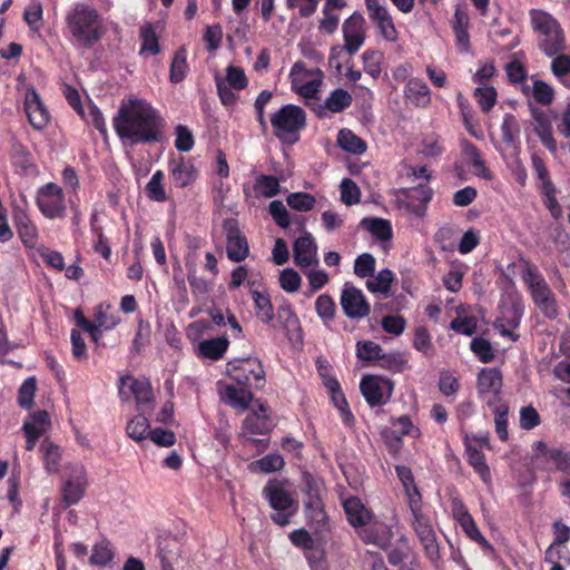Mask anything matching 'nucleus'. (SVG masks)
<instances>
[{
    "label": "nucleus",
    "mask_w": 570,
    "mask_h": 570,
    "mask_svg": "<svg viewBox=\"0 0 570 570\" xmlns=\"http://www.w3.org/2000/svg\"><path fill=\"white\" fill-rule=\"evenodd\" d=\"M112 126L124 145H151L164 138L165 120L145 99L122 101L112 118Z\"/></svg>",
    "instance_id": "f257e3e1"
},
{
    "label": "nucleus",
    "mask_w": 570,
    "mask_h": 570,
    "mask_svg": "<svg viewBox=\"0 0 570 570\" xmlns=\"http://www.w3.org/2000/svg\"><path fill=\"white\" fill-rule=\"evenodd\" d=\"M106 32L104 17L91 4L77 2L65 14L63 35L77 50L95 48Z\"/></svg>",
    "instance_id": "f03ea898"
},
{
    "label": "nucleus",
    "mask_w": 570,
    "mask_h": 570,
    "mask_svg": "<svg viewBox=\"0 0 570 570\" xmlns=\"http://www.w3.org/2000/svg\"><path fill=\"white\" fill-rule=\"evenodd\" d=\"M521 277L525 283L535 306L549 318L554 320L559 315L558 304L549 284L539 268L529 259H519Z\"/></svg>",
    "instance_id": "7ed1b4c3"
},
{
    "label": "nucleus",
    "mask_w": 570,
    "mask_h": 570,
    "mask_svg": "<svg viewBox=\"0 0 570 570\" xmlns=\"http://www.w3.org/2000/svg\"><path fill=\"white\" fill-rule=\"evenodd\" d=\"M271 125L274 136L283 145H295L306 127V112L297 105H284L271 116Z\"/></svg>",
    "instance_id": "20e7f679"
},
{
    "label": "nucleus",
    "mask_w": 570,
    "mask_h": 570,
    "mask_svg": "<svg viewBox=\"0 0 570 570\" xmlns=\"http://www.w3.org/2000/svg\"><path fill=\"white\" fill-rule=\"evenodd\" d=\"M529 16L540 49L550 57L558 55L564 47V35L558 20L540 9H531Z\"/></svg>",
    "instance_id": "39448f33"
},
{
    "label": "nucleus",
    "mask_w": 570,
    "mask_h": 570,
    "mask_svg": "<svg viewBox=\"0 0 570 570\" xmlns=\"http://www.w3.org/2000/svg\"><path fill=\"white\" fill-rule=\"evenodd\" d=\"M344 46H335L331 50L328 65L335 69L341 77H347L351 81L356 80L353 55L356 52V12L344 23Z\"/></svg>",
    "instance_id": "423d86ee"
},
{
    "label": "nucleus",
    "mask_w": 570,
    "mask_h": 570,
    "mask_svg": "<svg viewBox=\"0 0 570 570\" xmlns=\"http://www.w3.org/2000/svg\"><path fill=\"white\" fill-rule=\"evenodd\" d=\"M263 497L276 512L271 515L272 521L281 527L289 523L296 512V504L288 491L277 480H271L263 489Z\"/></svg>",
    "instance_id": "0eeeda50"
},
{
    "label": "nucleus",
    "mask_w": 570,
    "mask_h": 570,
    "mask_svg": "<svg viewBox=\"0 0 570 570\" xmlns=\"http://www.w3.org/2000/svg\"><path fill=\"white\" fill-rule=\"evenodd\" d=\"M226 373L237 385L261 389L265 384V371L257 357H245L229 361Z\"/></svg>",
    "instance_id": "6e6552de"
},
{
    "label": "nucleus",
    "mask_w": 570,
    "mask_h": 570,
    "mask_svg": "<svg viewBox=\"0 0 570 570\" xmlns=\"http://www.w3.org/2000/svg\"><path fill=\"white\" fill-rule=\"evenodd\" d=\"M410 510L412 513V529L421 542L426 558L435 567H439L441 560L440 547L431 520L423 514L421 504H417L415 508L412 507Z\"/></svg>",
    "instance_id": "1a4fd4ad"
},
{
    "label": "nucleus",
    "mask_w": 570,
    "mask_h": 570,
    "mask_svg": "<svg viewBox=\"0 0 570 570\" xmlns=\"http://www.w3.org/2000/svg\"><path fill=\"white\" fill-rule=\"evenodd\" d=\"M371 520V512L358 503V537L365 544L385 549L392 538V530L379 520L368 523Z\"/></svg>",
    "instance_id": "9d476101"
},
{
    "label": "nucleus",
    "mask_w": 570,
    "mask_h": 570,
    "mask_svg": "<svg viewBox=\"0 0 570 570\" xmlns=\"http://www.w3.org/2000/svg\"><path fill=\"white\" fill-rule=\"evenodd\" d=\"M36 204L48 219L65 218L66 202L62 188L55 183H47L38 189Z\"/></svg>",
    "instance_id": "9b49d317"
},
{
    "label": "nucleus",
    "mask_w": 570,
    "mask_h": 570,
    "mask_svg": "<svg viewBox=\"0 0 570 570\" xmlns=\"http://www.w3.org/2000/svg\"><path fill=\"white\" fill-rule=\"evenodd\" d=\"M88 487L87 472L82 464L66 468L65 480L61 485V500L67 505L77 504L85 495Z\"/></svg>",
    "instance_id": "f8f14e48"
},
{
    "label": "nucleus",
    "mask_w": 570,
    "mask_h": 570,
    "mask_svg": "<svg viewBox=\"0 0 570 570\" xmlns=\"http://www.w3.org/2000/svg\"><path fill=\"white\" fill-rule=\"evenodd\" d=\"M226 237V254L229 261L234 263L244 262L249 255V245L247 237L239 228V223L235 218H226L222 224Z\"/></svg>",
    "instance_id": "ddd939ff"
},
{
    "label": "nucleus",
    "mask_w": 570,
    "mask_h": 570,
    "mask_svg": "<svg viewBox=\"0 0 570 570\" xmlns=\"http://www.w3.org/2000/svg\"><path fill=\"white\" fill-rule=\"evenodd\" d=\"M360 390L370 406H381L385 404L393 391L390 380L377 375L364 376L360 384Z\"/></svg>",
    "instance_id": "4468645a"
},
{
    "label": "nucleus",
    "mask_w": 570,
    "mask_h": 570,
    "mask_svg": "<svg viewBox=\"0 0 570 570\" xmlns=\"http://www.w3.org/2000/svg\"><path fill=\"white\" fill-rule=\"evenodd\" d=\"M478 394L489 405L492 406L499 400L502 390V374L497 367L482 368L478 374Z\"/></svg>",
    "instance_id": "2eb2a0df"
},
{
    "label": "nucleus",
    "mask_w": 570,
    "mask_h": 570,
    "mask_svg": "<svg viewBox=\"0 0 570 570\" xmlns=\"http://www.w3.org/2000/svg\"><path fill=\"white\" fill-rule=\"evenodd\" d=\"M368 17L380 35L387 41H395L397 32L385 0H365Z\"/></svg>",
    "instance_id": "dca6fc26"
},
{
    "label": "nucleus",
    "mask_w": 570,
    "mask_h": 570,
    "mask_svg": "<svg viewBox=\"0 0 570 570\" xmlns=\"http://www.w3.org/2000/svg\"><path fill=\"white\" fill-rule=\"evenodd\" d=\"M24 111L29 124L36 130H42L50 121V114L35 87L30 86L24 95Z\"/></svg>",
    "instance_id": "f3484780"
},
{
    "label": "nucleus",
    "mask_w": 570,
    "mask_h": 570,
    "mask_svg": "<svg viewBox=\"0 0 570 570\" xmlns=\"http://www.w3.org/2000/svg\"><path fill=\"white\" fill-rule=\"evenodd\" d=\"M168 171L176 188H186L198 177V170L193 159L183 156L171 157L169 159Z\"/></svg>",
    "instance_id": "a211bd4d"
},
{
    "label": "nucleus",
    "mask_w": 570,
    "mask_h": 570,
    "mask_svg": "<svg viewBox=\"0 0 570 570\" xmlns=\"http://www.w3.org/2000/svg\"><path fill=\"white\" fill-rule=\"evenodd\" d=\"M294 263L301 269L318 265L317 245L311 233H305L293 244Z\"/></svg>",
    "instance_id": "6ab92c4d"
},
{
    "label": "nucleus",
    "mask_w": 570,
    "mask_h": 570,
    "mask_svg": "<svg viewBox=\"0 0 570 570\" xmlns=\"http://www.w3.org/2000/svg\"><path fill=\"white\" fill-rule=\"evenodd\" d=\"M304 508L307 517L315 523L324 525L327 515L321 497V487L314 480L306 482Z\"/></svg>",
    "instance_id": "aec40b11"
},
{
    "label": "nucleus",
    "mask_w": 570,
    "mask_h": 570,
    "mask_svg": "<svg viewBox=\"0 0 570 570\" xmlns=\"http://www.w3.org/2000/svg\"><path fill=\"white\" fill-rule=\"evenodd\" d=\"M361 228L386 250L393 236L391 222L381 217H364L358 223Z\"/></svg>",
    "instance_id": "412c9836"
},
{
    "label": "nucleus",
    "mask_w": 570,
    "mask_h": 570,
    "mask_svg": "<svg viewBox=\"0 0 570 570\" xmlns=\"http://www.w3.org/2000/svg\"><path fill=\"white\" fill-rule=\"evenodd\" d=\"M13 222L19 238L26 247L33 248L38 240V228L29 218L26 210L21 208L13 209Z\"/></svg>",
    "instance_id": "4be33fe9"
},
{
    "label": "nucleus",
    "mask_w": 570,
    "mask_h": 570,
    "mask_svg": "<svg viewBox=\"0 0 570 570\" xmlns=\"http://www.w3.org/2000/svg\"><path fill=\"white\" fill-rule=\"evenodd\" d=\"M181 553L180 542L175 537L164 535L159 538L157 556L161 570H174L175 562Z\"/></svg>",
    "instance_id": "5701e85b"
},
{
    "label": "nucleus",
    "mask_w": 570,
    "mask_h": 570,
    "mask_svg": "<svg viewBox=\"0 0 570 570\" xmlns=\"http://www.w3.org/2000/svg\"><path fill=\"white\" fill-rule=\"evenodd\" d=\"M404 97L416 108H428L431 104V91L428 85L417 78H411L404 87Z\"/></svg>",
    "instance_id": "b1692460"
},
{
    "label": "nucleus",
    "mask_w": 570,
    "mask_h": 570,
    "mask_svg": "<svg viewBox=\"0 0 570 570\" xmlns=\"http://www.w3.org/2000/svg\"><path fill=\"white\" fill-rule=\"evenodd\" d=\"M250 389L248 385L228 384L222 394V399L234 409L247 410L253 401Z\"/></svg>",
    "instance_id": "393cba45"
},
{
    "label": "nucleus",
    "mask_w": 570,
    "mask_h": 570,
    "mask_svg": "<svg viewBox=\"0 0 570 570\" xmlns=\"http://www.w3.org/2000/svg\"><path fill=\"white\" fill-rule=\"evenodd\" d=\"M267 411L268 407L259 403L258 411L255 410L245 417L242 429L250 434H267L271 431V421Z\"/></svg>",
    "instance_id": "a878e982"
},
{
    "label": "nucleus",
    "mask_w": 570,
    "mask_h": 570,
    "mask_svg": "<svg viewBox=\"0 0 570 570\" xmlns=\"http://www.w3.org/2000/svg\"><path fill=\"white\" fill-rule=\"evenodd\" d=\"M252 299L256 317L264 324L272 325L275 320L274 306L267 292L252 291Z\"/></svg>",
    "instance_id": "bb28decb"
},
{
    "label": "nucleus",
    "mask_w": 570,
    "mask_h": 570,
    "mask_svg": "<svg viewBox=\"0 0 570 570\" xmlns=\"http://www.w3.org/2000/svg\"><path fill=\"white\" fill-rule=\"evenodd\" d=\"M532 85L522 83L521 91L527 97H532L538 104L548 106L552 102L554 97L553 88L547 82L531 78Z\"/></svg>",
    "instance_id": "cd10ccee"
},
{
    "label": "nucleus",
    "mask_w": 570,
    "mask_h": 570,
    "mask_svg": "<svg viewBox=\"0 0 570 570\" xmlns=\"http://www.w3.org/2000/svg\"><path fill=\"white\" fill-rule=\"evenodd\" d=\"M229 346V341L225 336H217L204 340L198 344V355L212 361H218L224 357Z\"/></svg>",
    "instance_id": "c85d7f7f"
},
{
    "label": "nucleus",
    "mask_w": 570,
    "mask_h": 570,
    "mask_svg": "<svg viewBox=\"0 0 570 570\" xmlns=\"http://www.w3.org/2000/svg\"><path fill=\"white\" fill-rule=\"evenodd\" d=\"M409 207L416 216H423L425 206L432 198V189L428 185H419L407 193Z\"/></svg>",
    "instance_id": "c756f323"
},
{
    "label": "nucleus",
    "mask_w": 570,
    "mask_h": 570,
    "mask_svg": "<svg viewBox=\"0 0 570 570\" xmlns=\"http://www.w3.org/2000/svg\"><path fill=\"white\" fill-rule=\"evenodd\" d=\"M393 281L394 273L389 268H384L380 271L377 275L372 274L368 276L365 285L371 293L381 294L384 297H387L390 295Z\"/></svg>",
    "instance_id": "7c9ffc66"
},
{
    "label": "nucleus",
    "mask_w": 570,
    "mask_h": 570,
    "mask_svg": "<svg viewBox=\"0 0 570 570\" xmlns=\"http://www.w3.org/2000/svg\"><path fill=\"white\" fill-rule=\"evenodd\" d=\"M395 470L397 478L402 482L405 493L407 495L409 507L415 508L417 504H421V495L414 483V478L411 469L405 465H397Z\"/></svg>",
    "instance_id": "2f4dec72"
},
{
    "label": "nucleus",
    "mask_w": 570,
    "mask_h": 570,
    "mask_svg": "<svg viewBox=\"0 0 570 570\" xmlns=\"http://www.w3.org/2000/svg\"><path fill=\"white\" fill-rule=\"evenodd\" d=\"M139 38L141 41L139 55L156 56L160 52L159 37L151 23H145L140 27Z\"/></svg>",
    "instance_id": "473e14b6"
},
{
    "label": "nucleus",
    "mask_w": 570,
    "mask_h": 570,
    "mask_svg": "<svg viewBox=\"0 0 570 570\" xmlns=\"http://www.w3.org/2000/svg\"><path fill=\"white\" fill-rule=\"evenodd\" d=\"M92 323L104 331H111L120 323V317L110 304L100 303L95 309Z\"/></svg>",
    "instance_id": "72a5a7b5"
},
{
    "label": "nucleus",
    "mask_w": 570,
    "mask_h": 570,
    "mask_svg": "<svg viewBox=\"0 0 570 570\" xmlns=\"http://www.w3.org/2000/svg\"><path fill=\"white\" fill-rule=\"evenodd\" d=\"M189 71L187 51L184 47L175 51L169 69V80L173 83L181 82Z\"/></svg>",
    "instance_id": "f704fd0d"
},
{
    "label": "nucleus",
    "mask_w": 570,
    "mask_h": 570,
    "mask_svg": "<svg viewBox=\"0 0 570 570\" xmlns=\"http://www.w3.org/2000/svg\"><path fill=\"white\" fill-rule=\"evenodd\" d=\"M465 452L469 464L474 469V471L480 475L481 480L485 484H490L491 472L489 465L485 462L484 454L471 445L466 446Z\"/></svg>",
    "instance_id": "c9c22d12"
},
{
    "label": "nucleus",
    "mask_w": 570,
    "mask_h": 570,
    "mask_svg": "<svg viewBox=\"0 0 570 570\" xmlns=\"http://www.w3.org/2000/svg\"><path fill=\"white\" fill-rule=\"evenodd\" d=\"M45 469L49 473H56L60 468L61 452L58 445L46 439L40 444Z\"/></svg>",
    "instance_id": "e433bc0d"
},
{
    "label": "nucleus",
    "mask_w": 570,
    "mask_h": 570,
    "mask_svg": "<svg viewBox=\"0 0 570 570\" xmlns=\"http://www.w3.org/2000/svg\"><path fill=\"white\" fill-rule=\"evenodd\" d=\"M391 425L393 428L391 434L397 444L401 443L402 438L405 435L412 438H419L421 435L419 428L412 423L407 415H401L399 417L392 419Z\"/></svg>",
    "instance_id": "4c0bfd02"
},
{
    "label": "nucleus",
    "mask_w": 570,
    "mask_h": 570,
    "mask_svg": "<svg viewBox=\"0 0 570 570\" xmlns=\"http://www.w3.org/2000/svg\"><path fill=\"white\" fill-rule=\"evenodd\" d=\"M115 553L110 541L106 538L95 543L89 562L92 566L104 568L114 560Z\"/></svg>",
    "instance_id": "58836bf2"
},
{
    "label": "nucleus",
    "mask_w": 570,
    "mask_h": 570,
    "mask_svg": "<svg viewBox=\"0 0 570 570\" xmlns=\"http://www.w3.org/2000/svg\"><path fill=\"white\" fill-rule=\"evenodd\" d=\"M284 465V459L279 454L273 453L252 462L248 468L252 472L272 473L282 470Z\"/></svg>",
    "instance_id": "ea45409f"
},
{
    "label": "nucleus",
    "mask_w": 570,
    "mask_h": 570,
    "mask_svg": "<svg viewBox=\"0 0 570 570\" xmlns=\"http://www.w3.org/2000/svg\"><path fill=\"white\" fill-rule=\"evenodd\" d=\"M352 104V96L342 88L335 89L324 101L321 108L331 112H341Z\"/></svg>",
    "instance_id": "a19ab883"
},
{
    "label": "nucleus",
    "mask_w": 570,
    "mask_h": 570,
    "mask_svg": "<svg viewBox=\"0 0 570 570\" xmlns=\"http://www.w3.org/2000/svg\"><path fill=\"white\" fill-rule=\"evenodd\" d=\"M165 174L163 170H156L145 187L147 197L153 202L163 203L167 200L164 187Z\"/></svg>",
    "instance_id": "79ce46f5"
},
{
    "label": "nucleus",
    "mask_w": 570,
    "mask_h": 570,
    "mask_svg": "<svg viewBox=\"0 0 570 570\" xmlns=\"http://www.w3.org/2000/svg\"><path fill=\"white\" fill-rule=\"evenodd\" d=\"M150 431L149 421L144 415H136L127 423L126 426L128 436L136 442H141L149 438Z\"/></svg>",
    "instance_id": "37998d69"
},
{
    "label": "nucleus",
    "mask_w": 570,
    "mask_h": 570,
    "mask_svg": "<svg viewBox=\"0 0 570 570\" xmlns=\"http://www.w3.org/2000/svg\"><path fill=\"white\" fill-rule=\"evenodd\" d=\"M10 158L12 165L28 170L32 166V156L27 146L16 140L11 145Z\"/></svg>",
    "instance_id": "c03bdc74"
},
{
    "label": "nucleus",
    "mask_w": 570,
    "mask_h": 570,
    "mask_svg": "<svg viewBox=\"0 0 570 570\" xmlns=\"http://www.w3.org/2000/svg\"><path fill=\"white\" fill-rule=\"evenodd\" d=\"M463 314L464 309L462 307L458 308V317L451 322L450 328L459 334L470 336L476 332L478 320L474 316Z\"/></svg>",
    "instance_id": "a18cd8bd"
},
{
    "label": "nucleus",
    "mask_w": 570,
    "mask_h": 570,
    "mask_svg": "<svg viewBox=\"0 0 570 570\" xmlns=\"http://www.w3.org/2000/svg\"><path fill=\"white\" fill-rule=\"evenodd\" d=\"M544 461L552 463L558 471H570V452L563 448L551 446V450L546 451Z\"/></svg>",
    "instance_id": "49530a36"
},
{
    "label": "nucleus",
    "mask_w": 570,
    "mask_h": 570,
    "mask_svg": "<svg viewBox=\"0 0 570 570\" xmlns=\"http://www.w3.org/2000/svg\"><path fill=\"white\" fill-rule=\"evenodd\" d=\"M287 205L296 212H309L314 208L316 199L308 193H291L286 197Z\"/></svg>",
    "instance_id": "de8ad7c7"
},
{
    "label": "nucleus",
    "mask_w": 570,
    "mask_h": 570,
    "mask_svg": "<svg viewBox=\"0 0 570 570\" xmlns=\"http://www.w3.org/2000/svg\"><path fill=\"white\" fill-rule=\"evenodd\" d=\"M37 391L36 377L31 376L23 381L18 391V404L20 407L29 410L33 405V399Z\"/></svg>",
    "instance_id": "09e8293b"
},
{
    "label": "nucleus",
    "mask_w": 570,
    "mask_h": 570,
    "mask_svg": "<svg viewBox=\"0 0 570 570\" xmlns=\"http://www.w3.org/2000/svg\"><path fill=\"white\" fill-rule=\"evenodd\" d=\"M315 309L323 323L328 324L335 316L336 305L330 295L322 294L316 298Z\"/></svg>",
    "instance_id": "8fccbe9b"
},
{
    "label": "nucleus",
    "mask_w": 570,
    "mask_h": 570,
    "mask_svg": "<svg viewBox=\"0 0 570 570\" xmlns=\"http://www.w3.org/2000/svg\"><path fill=\"white\" fill-rule=\"evenodd\" d=\"M341 306L347 317H356V286L353 283L344 285L341 295Z\"/></svg>",
    "instance_id": "3c124183"
},
{
    "label": "nucleus",
    "mask_w": 570,
    "mask_h": 570,
    "mask_svg": "<svg viewBox=\"0 0 570 570\" xmlns=\"http://www.w3.org/2000/svg\"><path fill=\"white\" fill-rule=\"evenodd\" d=\"M364 71L373 78H377L382 71L383 53L377 50H366L362 56Z\"/></svg>",
    "instance_id": "603ef678"
},
{
    "label": "nucleus",
    "mask_w": 570,
    "mask_h": 570,
    "mask_svg": "<svg viewBox=\"0 0 570 570\" xmlns=\"http://www.w3.org/2000/svg\"><path fill=\"white\" fill-rule=\"evenodd\" d=\"M334 406L341 412L343 420L347 423L353 421V413L350 411L348 403L342 392L341 385L338 387L328 386L326 387Z\"/></svg>",
    "instance_id": "864d4df0"
},
{
    "label": "nucleus",
    "mask_w": 570,
    "mask_h": 570,
    "mask_svg": "<svg viewBox=\"0 0 570 570\" xmlns=\"http://www.w3.org/2000/svg\"><path fill=\"white\" fill-rule=\"evenodd\" d=\"M497 96V90L491 86L478 87L474 90L475 100L483 112H489L494 107Z\"/></svg>",
    "instance_id": "5fc2aeb1"
},
{
    "label": "nucleus",
    "mask_w": 570,
    "mask_h": 570,
    "mask_svg": "<svg viewBox=\"0 0 570 570\" xmlns=\"http://www.w3.org/2000/svg\"><path fill=\"white\" fill-rule=\"evenodd\" d=\"M277 321L285 331L299 328V320L291 304L285 303L277 308Z\"/></svg>",
    "instance_id": "6e6d98bb"
},
{
    "label": "nucleus",
    "mask_w": 570,
    "mask_h": 570,
    "mask_svg": "<svg viewBox=\"0 0 570 570\" xmlns=\"http://www.w3.org/2000/svg\"><path fill=\"white\" fill-rule=\"evenodd\" d=\"M255 189L267 198H272L279 193V181L275 176L261 175L255 185Z\"/></svg>",
    "instance_id": "4d7b16f0"
},
{
    "label": "nucleus",
    "mask_w": 570,
    "mask_h": 570,
    "mask_svg": "<svg viewBox=\"0 0 570 570\" xmlns=\"http://www.w3.org/2000/svg\"><path fill=\"white\" fill-rule=\"evenodd\" d=\"M535 132L540 137L542 144L552 153L557 151V144L552 136L551 127L543 115L537 118Z\"/></svg>",
    "instance_id": "13d9d810"
},
{
    "label": "nucleus",
    "mask_w": 570,
    "mask_h": 570,
    "mask_svg": "<svg viewBox=\"0 0 570 570\" xmlns=\"http://www.w3.org/2000/svg\"><path fill=\"white\" fill-rule=\"evenodd\" d=\"M134 386V395L137 405L139 407L144 405H149L154 401V393L151 384L148 380H139V382H135Z\"/></svg>",
    "instance_id": "bf43d9fd"
},
{
    "label": "nucleus",
    "mask_w": 570,
    "mask_h": 570,
    "mask_svg": "<svg viewBox=\"0 0 570 570\" xmlns=\"http://www.w3.org/2000/svg\"><path fill=\"white\" fill-rule=\"evenodd\" d=\"M134 386V395L137 405L139 407L144 405H149L154 401V393L151 384L148 380H139V382H135Z\"/></svg>",
    "instance_id": "052dcab7"
},
{
    "label": "nucleus",
    "mask_w": 570,
    "mask_h": 570,
    "mask_svg": "<svg viewBox=\"0 0 570 570\" xmlns=\"http://www.w3.org/2000/svg\"><path fill=\"white\" fill-rule=\"evenodd\" d=\"M502 138L505 142H514L520 135V126L512 114H505L501 125Z\"/></svg>",
    "instance_id": "680f3d73"
},
{
    "label": "nucleus",
    "mask_w": 570,
    "mask_h": 570,
    "mask_svg": "<svg viewBox=\"0 0 570 570\" xmlns=\"http://www.w3.org/2000/svg\"><path fill=\"white\" fill-rule=\"evenodd\" d=\"M451 509L454 519L459 522L462 530L474 523L472 515L469 513L465 504L461 499L453 498L451 500Z\"/></svg>",
    "instance_id": "e2e57ef3"
},
{
    "label": "nucleus",
    "mask_w": 570,
    "mask_h": 570,
    "mask_svg": "<svg viewBox=\"0 0 570 570\" xmlns=\"http://www.w3.org/2000/svg\"><path fill=\"white\" fill-rule=\"evenodd\" d=\"M471 350L483 363H489L494 358L490 342L482 337H475L471 341Z\"/></svg>",
    "instance_id": "0e129e2a"
},
{
    "label": "nucleus",
    "mask_w": 570,
    "mask_h": 570,
    "mask_svg": "<svg viewBox=\"0 0 570 570\" xmlns=\"http://www.w3.org/2000/svg\"><path fill=\"white\" fill-rule=\"evenodd\" d=\"M302 284L299 274L293 268H285L279 275V285L287 293L298 291Z\"/></svg>",
    "instance_id": "69168bd1"
},
{
    "label": "nucleus",
    "mask_w": 570,
    "mask_h": 570,
    "mask_svg": "<svg viewBox=\"0 0 570 570\" xmlns=\"http://www.w3.org/2000/svg\"><path fill=\"white\" fill-rule=\"evenodd\" d=\"M268 210L276 225L283 229H288L291 214L281 200L271 202Z\"/></svg>",
    "instance_id": "338daca9"
},
{
    "label": "nucleus",
    "mask_w": 570,
    "mask_h": 570,
    "mask_svg": "<svg viewBox=\"0 0 570 570\" xmlns=\"http://www.w3.org/2000/svg\"><path fill=\"white\" fill-rule=\"evenodd\" d=\"M227 86L235 90H243L247 87L248 80L244 70L239 67L229 66L226 70Z\"/></svg>",
    "instance_id": "774afa93"
}]
</instances>
